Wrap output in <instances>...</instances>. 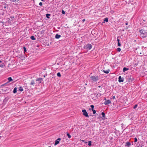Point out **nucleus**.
I'll use <instances>...</instances> for the list:
<instances>
[{
    "mask_svg": "<svg viewBox=\"0 0 147 147\" xmlns=\"http://www.w3.org/2000/svg\"><path fill=\"white\" fill-rule=\"evenodd\" d=\"M92 45L90 44H87L85 46V48L88 50H90L92 48Z\"/></svg>",
    "mask_w": 147,
    "mask_h": 147,
    "instance_id": "obj_4",
    "label": "nucleus"
},
{
    "mask_svg": "<svg viewBox=\"0 0 147 147\" xmlns=\"http://www.w3.org/2000/svg\"><path fill=\"white\" fill-rule=\"evenodd\" d=\"M61 140V139L60 138H58L56 140H57V141H60Z\"/></svg>",
    "mask_w": 147,
    "mask_h": 147,
    "instance_id": "obj_37",
    "label": "nucleus"
},
{
    "mask_svg": "<svg viewBox=\"0 0 147 147\" xmlns=\"http://www.w3.org/2000/svg\"><path fill=\"white\" fill-rule=\"evenodd\" d=\"M48 147H51V146H49Z\"/></svg>",
    "mask_w": 147,
    "mask_h": 147,
    "instance_id": "obj_47",
    "label": "nucleus"
},
{
    "mask_svg": "<svg viewBox=\"0 0 147 147\" xmlns=\"http://www.w3.org/2000/svg\"><path fill=\"white\" fill-rule=\"evenodd\" d=\"M110 71V70L109 69L106 70H105L104 69H102V71L106 74H108Z\"/></svg>",
    "mask_w": 147,
    "mask_h": 147,
    "instance_id": "obj_10",
    "label": "nucleus"
},
{
    "mask_svg": "<svg viewBox=\"0 0 147 147\" xmlns=\"http://www.w3.org/2000/svg\"><path fill=\"white\" fill-rule=\"evenodd\" d=\"M137 141V139L136 138H134V142H136Z\"/></svg>",
    "mask_w": 147,
    "mask_h": 147,
    "instance_id": "obj_31",
    "label": "nucleus"
},
{
    "mask_svg": "<svg viewBox=\"0 0 147 147\" xmlns=\"http://www.w3.org/2000/svg\"><path fill=\"white\" fill-rule=\"evenodd\" d=\"M30 38L32 40H36V38L33 36H31L30 37Z\"/></svg>",
    "mask_w": 147,
    "mask_h": 147,
    "instance_id": "obj_20",
    "label": "nucleus"
},
{
    "mask_svg": "<svg viewBox=\"0 0 147 147\" xmlns=\"http://www.w3.org/2000/svg\"><path fill=\"white\" fill-rule=\"evenodd\" d=\"M67 135L69 138H71V135L68 133H67Z\"/></svg>",
    "mask_w": 147,
    "mask_h": 147,
    "instance_id": "obj_23",
    "label": "nucleus"
},
{
    "mask_svg": "<svg viewBox=\"0 0 147 147\" xmlns=\"http://www.w3.org/2000/svg\"><path fill=\"white\" fill-rule=\"evenodd\" d=\"M93 111V114H95L96 113V111L95 110L93 109V110H92Z\"/></svg>",
    "mask_w": 147,
    "mask_h": 147,
    "instance_id": "obj_30",
    "label": "nucleus"
},
{
    "mask_svg": "<svg viewBox=\"0 0 147 147\" xmlns=\"http://www.w3.org/2000/svg\"><path fill=\"white\" fill-rule=\"evenodd\" d=\"M2 61L1 60H0V67H3L4 66V65L3 63H2Z\"/></svg>",
    "mask_w": 147,
    "mask_h": 147,
    "instance_id": "obj_9",
    "label": "nucleus"
},
{
    "mask_svg": "<svg viewBox=\"0 0 147 147\" xmlns=\"http://www.w3.org/2000/svg\"><path fill=\"white\" fill-rule=\"evenodd\" d=\"M19 0H13V2H18L19 1Z\"/></svg>",
    "mask_w": 147,
    "mask_h": 147,
    "instance_id": "obj_33",
    "label": "nucleus"
},
{
    "mask_svg": "<svg viewBox=\"0 0 147 147\" xmlns=\"http://www.w3.org/2000/svg\"><path fill=\"white\" fill-rule=\"evenodd\" d=\"M111 101L109 100H106L104 102V104L105 105H106L111 103Z\"/></svg>",
    "mask_w": 147,
    "mask_h": 147,
    "instance_id": "obj_8",
    "label": "nucleus"
},
{
    "mask_svg": "<svg viewBox=\"0 0 147 147\" xmlns=\"http://www.w3.org/2000/svg\"><path fill=\"white\" fill-rule=\"evenodd\" d=\"M36 81L35 80H32L31 81L30 83V85L33 86V87L36 86L37 82H36Z\"/></svg>",
    "mask_w": 147,
    "mask_h": 147,
    "instance_id": "obj_3",
    "label": "nucleus"
},
{
    "mask_svg": "<svg viewBox=\"0 0 147 147\" xmlns=\"http://www.w3.org/2000/svg\"><path fill=\"white\" fill-rule=\"evenodd\" d=\"M121 49H120V48H118L117 49V50L119 51V52H120V51H121Z\"/></svg>",
    "mask_w": 147,
    "mask_h": 147,
    "instance_id": "obj_28",
    "label": "nucleus"
},
{
    "mask_svg": "<svg viewBox=\"0 0 147 147\" xmlns=\"http://www.w3.org/2000/svg\"><path fill=\"white\" fill-rule=\"evenodd\" d=\"M90 107H91L92 110H93L94 109V106L93 105H91Z\"/></svg>",
    "mask_w": 147,
    "mask_h": 147,
    "instance_id": "obj_29",
    "label": "nucleus"
},
{
    "mask_svg": "<svg viewBox=\"0 0 147 147\" xmlns=\"http://www.w3.org/2000/svg\"><path fill=\"white\" fill-rule=\"evenodd\" d=\"M141 37L144 38L147 36V26H144L143 29L140 30Z\"/></svg>",
    "mask_w": 147,
    "mask_h": 147,
    "instance_id": "obj_1",
    "label": "nucleus"
},
{
    "mask_svg": "<svg viewBox=\"0 0 147 147\" xmlns=\"http://www.w3.org/2000/svg\"><path fill=\"white\" fill-rule=\"evenodd\" d=\"M62 13L63 14H65V11H64L63 10H62Z\"/></svg>",
    "mask_w": 147,
    "mask_h": 147,
    "instance_id": "obj_34",
    "label": "nucleus"
},
{
    "mask_svg": "<svg viewBox=\"0 0 147 147\" xmlns=\"http://www.w3.org/2000/svg\"><path fill=\"white\" fill-rule=\"evenodd\" d=\"M101 87V86H98L99 88H100Z\"/></svg>",
    "mask_w": 147,
    "mask_h": 147,
    "instance_id": "obj_43",
    "label": "nucleus"
},
{
    "mask_svg": "<svg viewBox=\"0 0 147 147\" xmlns=\"http://www.w3.org/2000/svg\"><path fill=\"white\" fill-rule=\"evenodd\" d=\"M117 45L118 46H120L121 45L120 43L119 42H118Z\"/></svg>",
    "mask_w": 147,
    "mask_h": 147,
    "instance_id": "obj_32",
    "label": "nucleus"
},
{
    "mask_svg": "<svg viewBox=\"0 0 147 147\" xmlns=\"http://www.w3.org/2000/svg\"><path fill=\"white\" fill-rule=\"evenodd\" d=\"M125 24L126 25H127L128 24V23H125Z\"/></svg>",
    "mask_w": 147,
    "mask_h": 147,
    "instance_id": "obj_42",
    "label": "nucleus"
},
{
    "mask_svg": "<svg viewBox=\"0 0 147 147\" xmlns=\"http://www.w3.org/2000/svg\"><path fill=\"white\" fill-rule=\"evenodd\" d=\"M11 18L12 19H13L14 18V17L13 16V17H11Z\"/></svg>",
    "mask_w": 147,
    "mask_h": 147,
    "instance_id": "obj_41",
    "label": "nucleus"
},
{
    "mask_svg": "<svg viewBox=\"0 0 147 147\" xmlns=\"http://www.w3.org/2000/svg\"><path fill=\"white\" fill-rule=\"evenodd\" d=\"M88 145L89 146H91L92 145V144H91V143H92V142L91 141H89L88 142Z\"/></svg>",
    "mask_w": 147,
    "mask_h": 147,
    "instance_id": "obj_22",
    "label": "nucleus"
},
{
    "mask_svg": "<svg viewBox=\"0 0 147 147\" xmlns=\"http://www.w3.org/2000/svg\"><path fill=\"white\" fill-rule=\"evenodd\" d=\"M119 39L118 38V37L117 38V41L118 42H119Z\"/></svg>",
    "mask_w": 147,
    "mask_h": 147,
    "instance_id": "obj_38",
    "label": "nucleus"
},
{
    "mask_svg": "<svg viewBox=\"0 0 147 147\" xmlns=\"http://www.w3.org/2000/svg\"><path fill=\"white\" fill-rule=\"evenodd\" d=\"M129 70V68L125 67H124L123 69V71L124 72L125 71H127Z\"/></svg>",
    "mask_w": 147,
    "mask_h": 147,
    "instance_id": "obj_15",
    "label": "nucleus"
},
{
    "mask_svg": "<svg viewBox=\"0 0 147 147\" xmlns=\"http://www.w3.org/2000/svg\"><path fill=\"white\" fill-rule=\"evenodd\" d=\"M115 96H113L112 97V99H115Z\"/></svg>",
    "mask_w": 147,
    "mask_h": 147,
    "instance_id": "obj_36",
    "label": "nucleus"
},
{
    "mask_svg": "<svg viewBox=\"0 0 147 147\" xmlns=\"http://www.w3.org/2000/svg\"><path fill=\"white\" fill-rule=\"evenodd\" d=\"M50 16L51 14H50L47 13L46 14V17L48 19H49L50 18L49 16Z\"/></svg>",
    "mask_w": 147,
    "mask_h": 147,
    "instance_id": "obj_19",
    "label": "nucleus"
},
{
    "mask_svg": "<svg viewBox=\"0 0 147 147\" xmlns=\"http://www.w3.org/2000/svg\"><path fill=\"white\" fill-rule=\"evenodd\" d=\"M118 80L119 82H122L124 81V78L123 77H121V76H119L118 78Z\"/></svg>",
    "mask_w": 147,
    "mask_h": 147,
    "instance_id": "obj_7",
    "label": "nucleus"
},
{
    "mask_svg": "<svg viewBox=\"0 0 147 147\" xmlns=\"http://www.w3.org/2000/svg\"><path fill=\"white\" fill-rule=\"evenodd\" d=\"M19 90L21 92H22L23 91V89L22 88V87H20L19 88Z\"/></svg>",
    "mask_w": 147,
    "mask_h": 147,
    "instance_id": "obj_21",
    "label": "nucleus"
},
{
    "mask_svg": "<svg viewBox=\"0 0 147 147\" xmlns=\"http://www.w3.org/2000/svg\"><path fill=\"white\" fill-rule=\"evenodd\" d=\"M57 76L58 77H61V75L60 72H58L57 74Z\"/></svg>",
    "mask_w": 147,
    "mask_h": 147,
    "instance_id": "obj_24",
    "label": "nucleus"
},
{
    "mask_svg": "<svg viewBox=\"0 0 147 147\" xmlns=\"http://www.w3.org/2000/svg\"><path fill=\"white\" fill-rule=\"evenodd\" d=\"M138 107V105L137 104H136L134 105V107H133V108L134 109H135L137 107Z\"/></svg>",
    "mask_w": 147,
    "mask_h": 147,
    "instance_id": "obj_27",
    "label": "nucleus"
},
{
    "mask_svg": "<svg viewBox=\"0 0 147 147\" xmlns=\"http://www.w3.org/2000/svg\"><path fill=\"white\" fill-rule=\"evenodd\" d=\"M145 21L144 20H143L142 21V22L143 23H145Z\"/></svg>",
    "mask_w": 147,
    "mask_h": 147,
    "instance_id": "obj_39",
    "label": "nucleus"
},
{
    "mask_svg": "<svg viewBox=\"0 0 147 147\" xmlns=\"http://www.w3.org/2000/svg\"><path fill=\"white\" fill-rule=\"evenodd\" d=\"M7 80L8 81L7 82L8 83L9 82H11L12 81H13V79L11 77H9L7 78Z\"/></svg>",
    "mask_w": 147,
    "mask_h": 147,
    "instance_id": "obj_13",
    "label": "nucleus"
},
{
    "mask_svg": "<svg viewBox=\"0 0 147 147\" xmlns=\"http://www.w3.org/2000/svg\"><path fill=\"white\" fill-rule=\"evenodd\" d=\"M131 144L130 142H127L125 143V146L129 147V146H130Z\"/></svg>",
    "mask_w": 147,
    "mask_h": 147,
    "instance_id": "obj_11",
    "label": "nucleus"
},
{
    "mask_svg": "<svg viewBox=\"0 0 147 147\" xmlns=\"http://www.w3.org/2000/svg\"><path fill=\"white\" fill-rule=\"evenodd\" d=\"M61 37V36L58 34H56L55 36V38L56 39H58Z\"/></svg>",
    "mask_w": 147,
    "mask_h": 147,
    "instance_id": "obj_12",
    "label": "nucleus"
},
{
    "mask_svg": "<svg viewBox=\"0 0 147 147\" xmlns=\"http://www.w3.org/2000/svg\"><path fill=\"white\" fill-rule=\"evenodd\" d=\"M101 115H102L103 117H104L105 116V114L104 112H102L101 113Z\"/></svg>",
    "mask_w": 147,
    "mask_h": 147,
    "instance_id": "obj_25",
    "label": "nucleus"
},
{
    "mask_svg": "<svg viewBox=\"0 0 147 147\" xmlns=\"http://www.w3.org/2000/svg\"><path fill=\"white\" fill-rule=\"evenodd\" d=\"M108 21V19L107 18H105L103 23H105V22H107Z\"/></svg>",
    "mask_w": 147,
    "mask_h": 147,
    "instance_id": "obj_16",
    "label": "nucleus"
},
{
    "mask_svg": "<svg viewBox=\"0 0 147 147\" xmlns=\"http://www.w3.org/2000/svg\"><path fill=\"white\" fill-rule=\"evenodd\" d=\"M41 1H44V0H41Z\"/></svg>",
    "mask_w": 147,
    "mask_h": 147,
    "instance_id": "obj_45",
    "label": "nucleus"
},
{
    "mask_svg": "<svg viewBox=\"0 0 147 147\" xmlns=\"http://www.w3.org/2000/svg\"><path fill=\"white\" fill-rule=\"evenodd\" d=\"M17 88L16 87H15L13 90V92L14 93H16L17 92Z\"/></svg>",
    "mask_w": 147,
    "mask_h": 147,
    "instance_id": "obj_17",
    "label": "nucleus"
},
{
    "mask_svg": "<svg viewBox=\"0 0 147 147\" xmlns=\"http://www.w3.org/2000/svg\"><path fill=\"white\" fill-rule=\"evenodd\" d=\"M43 79L42 78H37L35 80V81L38 84H40L41 82L42 81V80Z\"/></svg>",
    "mask_w": 147,
    "mask_h": 147,
    "instance_id": "obj_6",
    "label": "nucleus"
},
{
    "mask_svg": "<svg viewBox=\"0 0 147 147\" xmlns=\"http://www.w3.org/2000/svg\"><path fill=\"white\" fill-rule=\"evenodd\" d=\"M128 82H132L133 81V80H134L133 79H132L131 77H129L127 79Z\"/></svg>",
    "mask_w": 147,
    "mask_h": 147,
    "instance_id": "obj_14",
    "label": "nucleus"
},
{
    "mask_svg": "<svg viewBox=\"0 0 147 147\" xmlns=\"http://www.w3.org/2000/svg\"><path fill=\"white\" fill-rule=\"evenodd\" d=\"M82 111L83 113V115H84L85 116H86V117H89V116L88 115V113L87 112H86V110H85V109L83 110H82Z\"/></svg>",
    "mask_w": 147,
    "mask_h": 147,
    "instance_id": "obj_5",
    "label": "nucleus"
},
{
    "mask_svg": "<svg viewBox=\"0 0 147 147\" xmlns=\"http://www.w3.org/2000/svg\"><path fill=\"white\" fill-rule=\"evenodd\" d=\"M59 143V141H57V140H56L55 141V143L54 145L55 146L57 145Z\"/></svg>",
    "mask_w": 147,
    "mask_h": 147,
    "instance_id": "obj_18",
    "label": "nucleus"
},
{
    "mask_svg": "<svg viewBox=\"0 0 147 147\" xmlns=\"http://www.w3.org/2000/svg\"><path fill=\"white\" fill-rule=\"evenodd\" d=\"M82 141L83 142H84V140H82Z\"/></svg>",
    "mask_w": 147,
    "mask_h": 147,
    "instance_id": "obj_44",
    "label": "nucleus"
},
{
    "mask_svg": "<svg viewBox=\"0 0 147 147\" xmlns=\"http://www.w3.org/2000/svg\"><path fill=\"white\" fill-rule=\"evenodd\" d=\"M23 48L24 49V53H25V52L26 51V49L25 47H24Z\"/></svg>",
    "mask_w": 147,
    "mask_h": 147,
    "instance_id": "obj_26",
    "label": "nucleus"
},
{
    "mask_svg": "<svg viewBox=\"0 0 147 147\" xmlns=\"http://www.w3.org/2000/svg\"><path fill=\"white\" fill-rule=\"evenodd\" d=\"M91 80L93 82H96L99 80L98 76H91L90 77Z\"/></svg>",
    "mask_w": 147,
    "mask_h": 147,
    "instance_id": "obj_2",
    "label": "nucleus"
},
{
    "mask_svg": "<svg viewBox=\"0 0 147 147\" xmlns=\"http://www.w3.org/2000/svg\"><path fill=\"white\" fill-rule=\"evenodd\" d=\"M39 5L40 6H42V2H40L39 3Z\"/></svg>",
    "mask_w": 147,
    "mask_h": 147,
    "instance_id": "obj_35",
    "label": "nucleus"
},
{
    "mask_svg": "<svg viewBox=\"0 0 147 147\" xmlns=\"http://www.w3.org/2000/svg\"><path fill=\"white\" fill-rule=\"evenodd\" d=\"M85 21V19H83L82 20V21L83 22H84V21Z\"/></svg>",
    "mask_w": 147,
    "mask_h": 147,
    "instance_id": "obj_40",
    "label": "nucleus"
},
{
    "mask_svg": "<svg viewBox=\"0 0 147 147\" xmlns=\"http://www.w3.org/2000/svg\"><path fill=\"white\" fill-rule=\"evenodd\" d=\"M44 77H45V76H44Z\"/></svg>",
    "mask_w": 147,
    "mask_h": 147,
    "instance_id": "obj_46",
    "label": "nucleus"
}]
</instances>
